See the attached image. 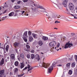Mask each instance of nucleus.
Instances as JSON below:
<instances>
[{
  "instance_id": "1",
  "label": "nucleus",
  "mask_w": 77,
  "mask_h": 77,
  "mask_svg": "<svg viewBox=\"0 0 77 77\" xmlns=\"http://www.w3.org/2000/svg\"><path fill=\"white\" fill-rule=\"evenodd\" d=\"M33 5L34 6H33L32 5H31L32 6V11L33 12H36L37 13L39 11V10L38 9L40 8V9H42L45 11V9L44 8H43V7H42V6H37V5L36 4H33Z\"/></svg>"
},
{
  "instance_id": "2",
  "label": "nucleus",
  "mask_w": 77,
  "mask_h": 77,
  "mask_svg": "<svg viewBox=\"0 0 77 77\" xmlns=\"http://www.w3.org/2000/svg\"><path fill=\"white\" fill-rule=\"evenodd\" d=\"M49 65V64H46L45 63L42 62V63H40L39 65V66H42V67H44L45 68H47L48 67Z\"/></svg>"
},
{
  "instance_id": "3",
  "label": "nucleus",
  "mask_w": 77,
  "mask_h": 77,
  "mask_svg": "<svg viewBox=\"0 0 77 77\" xmlns=\"http://www.w3.org/2000/svg\"><path fill=\"white\" fill-rule=\"evenodd\" d=\"M55 64H56L55 63H54L52 64V66H51L50 67L48 68V72L50 73L51 72H52L53 69V66H54Z\"/></svg>"
},
{
  "instance_id": "4",
  "label": "nucleus",
  "mask_w": 77,
  "mask_h": 77,
  "mask_svg": "<svg viewBox=\"0 0 77 77\" xmlns=\"http://www.w3.org/2000/svg\"><path fill=\"white\" fill-rule=\"evenodd\" d=\"M69 42H70L69 41L68 42L66 43V45L64 47V48H68L69 46H70V45H71V46H73L72 44L70 43Z\"/></svg>"
},
{
  "instance_id": "5",
  "label": "nucleus",
  "mask_w": 77,
  "mask_h": 77,
  "mask_svg": "<svg viewBox=\"0 0 77 77\" xmlns=\"http://www.w3.org/2000/svg\"><path fill=\"white\" fill-rule=\"evenodd\" d=\"M50 45L51 47H54L56 45V43L54 41H52L49 44Z\"/></svg>"
},
{
  "instance_id": "6",
  "label": "nucleus",
  "mask_w": 77,
  "mask_h": 77,
  "mask_svg": "<svg viewBox=\"0 0 77 77\" xmlns=\"http://www.w3.org/2000/svg\"><path fill=\"white\" fill-rule=\"evenodd\" d=\"M5 70H2L0 71V75L4 76V77H6V75L5 74V73L4 72Z\"/></svg>"
},
{
  "instance_id": "7",
  "label": "nucleus",
  "mask_w": 77,
  "mask_h": 77,
  "mask_svg": "<svg viewBox=\"0 0 77 77\" xmlns=\"http://www.w3.org/2000/svg\"><path fill=\"white\" fill-rule=\"evenodd\" d=\"M68 0H66L64 1L62 3L63 5H64V7H66V4L68 2Z\"/></svg>"
},
{
  "instance_id": "8",
  "label": "nucleus",
  "mask_w": 77,
  "mask_h": 77,
  "mask_svg": "<svg viewBox=\"0 0 77 77\" xmlns=\"http://www.w3.org/2000/svg\"><path fill=\"white\" fill-rule=\"evenodd\" d=\"M10 57L12 60H15V55L14 54H11Z\"/></svg>"
},
{
  "instance_id": "9",
  "label": "nucleus",
  "mask_w": 77,
  "mask_h": 77,
  "mask_svg": "<svg viewBox=\"0 0 77 77\" xmlns=\"http://www.w3.org/2000/svg\"><path fill=\"white\" fill-rule=\"evenodd\" d=\"M29 41L30 42H32L33 41V37L31 36H29Z\"/></svg>"
},
{
  "instance_id": "10",
  "label": "nucleus",
  "mask_w": 77,
  "mask_h": 77,
  "mask_svg": "<svg viewBox=\"0 0 77 77\" xmlns=\"http://www.w3.org/2000/svg\"><path fill=\"white\" fill-rule=\"evenodd\" d=\"M28 72H29V71H31L33 69V67L31 66H29V65H28Z\"/></svg>"
},
{
  "instance_id": "11",
  "label": "nucleus",
  "mask_w": 77,
  "mask_h": 77,
  "mask_svg": "<svg viewBox=\"0 0 77 77\" xmlns=\"http://www.w3.org/2000/svg\"><path fill=\"white\" fill-rule=\"evenodd\" d=\"M50 37L49 38L50 39H54V34H51L50 35H49Z\"/></svg>"
},
{
  "instance_id": "12",
  "label": "nucleus",
  "mask_w": 77,
  "mask_h": 77,
  "mask_svg": "<svg viewBox=\"0 0 77 77\" xmlns=\"http://www.w3.org/2000/svg\"><path fill=\"white\" fill-rule=\"evenodd\" d=\"M4 64V58H2L1 61L0 62V65L2 66L3 65V64Z\"/></svg>"
},
{
  "instance_id": "13",
  "label": "nucleus",
  "mask_w": 77,
  "mask_h": 77,
  "mask_svg": "<svg viewBox=\"0 0 77 77\" xmlns=\"http://www.w3.org/2000/svg\"><path fill=\"white\" fill-rule=\"evenodd\" d=\"M27 31H25L23 34V37H27Z\"/></svg>"
},
{
  "instance_id": "14",
  "label": "nucleus",
  "mask_w": 77,
  "mask_h": 77,
  "mask_svg": "<svg viewBox=\"0 0 77 77\" xmlns=\"http://www.w3.org/2000/svg\"><path fill=\"white\" fill-rule=\"evenodd\" d=\"M42 39L44 41H47V40H48V37L43 36L42 37Z\"/></svg>"
},
{
  "instance_id": "15",
  "label": "nucleus",
  "mask_w": 77,
  "mask_h": 77,
  "mask_svg": "<svg viewBox=\"0 0 77 77\" xmlns=\"http://www.w3.org/2000/svg\"><path fill=\"white\" fill-rule=\"evenodd\" d=\"M38 45H39L40 46H41L42 45H43V43L41 41H39L38 42Z\"/></svg>"
},
{
  "instance_id": "16",
  "label": "nucleus",
  "mask_w": 77,
  "mask_h": 77,
  "mask_svg": "<svg viewBox=\"0 0 77 77\" xmlns=\"http://www.w3.org/2000/svg\"><path fill=\"white\" fill-rule=\"evenodd\" d=\"M14 12H12L9 14V17H12V16H13V15H14Z\"/></svg>"
},
{
  "instance_id": "17",
  "label": "nucleus",
  "mask_w": 77,
  "mask_h": 77,
  "mask_svg": "<svg viewBox=\"0 0 77 77\" xmlns=\"http://www.w3.org/2000/svg\"><path fill=\"white\" fill-rule=\"evenodd\" d=\"M35 57V58L37 59H38V60H39V55L36 54V55Z\"/></svg>"
},
{
  "instance_id": "18",
  "label": "nucleus",
  "mask_w": 77,
  "mask_h": 77,
  "mask_svg": "<svg viewBox=\"0 0 77 77\" xmlns=\"http://www.w3.org/2000/svg\"><path fill=\"white\" fill-rule=\"evenodd\" d=\"M55 14H53L51 16V17H50V18H56L55 17Z\"/></svg>"
},
{
  "instance_id": "19",
  "label": "nucleus",
  "mask_w": 77,
  "mask_h": 77,
  "mask_svg": "<svg viewBox=\"0 0 77 77\" xmlns=\"http://www.w3.org/2000/svg\"><path fill=\"white\" fill-rule=\"evenodd\" d=\"M14 47H17L18 46V45H19V43L16 42L14 44Z\"/></svg>"
},
{
  "instance_id": "20",
  "label": "nucleus",
  "mask_w": 77,
  "mask_h": 77,
  "mask_svg": "<svg viewBox=\"0 0 77 77\" xmlns=\"http://www.w3.org/2000/svg\"><path fill=\"white\" fill-rule=\"evenodd\" d=\"M35 57V55L34 54H32L31 55V58L32 59H34Z\"/></svg>"
},
{
  "instance_id": "21",
  "label": "nucleus",
  "mask_w": 77,
  "mask_h": 77,
  "mask_svg": "<svg viewBox=\"0 0 77 77\" xmlns=\"http://www.w3.org/2000/svg\"><path fill=\"white\" fill-rule=\"evenodd\" d=\"M20 6H19L18 5H16L14 6L15 9H20Z\"/></svg>"
},
{
  "instance_id": "22",
  "label": "nucleus",
  "mask_w": 77,
  "mask_h": 77,
  "mask_svg": "<svg viewBox=\"0 0 77 77\" xmlns=\"http://www.w3.org/2000/svg\"><path fill=\"white\" fill-rule=\"evenodd\" d=\"M25 12V11H20V13H19L20 15H22Z\"/></svg>"
},
{
  "instance_id": "23",
  "label": "nucleus",
  "mask_w": 77,
  "mask_h": 77,
  "mask_svg": "<svg viewBox=\"0 0 77 77\" xmlns=\"http://www.w3.org/2000/svg\"><path fill=\"white\" fill-rule=\"evenodd\" d=\"M21 64V66L20 67V68H21V69H22L23 68H24V65L23 63H20Z\"/></svg>"
},
{
  "instance_id": "24",
  "label": "nucleus",
  "mask_w": 77,
  "mask_h": 77,
  "mask_svg": "<svg viewBox=\"0 0 77 77\" xmlns=\"http://www.w3.org/2000/svg\"><path fill=\"white\" fill-rule=\"evenodd\" d=\"M69 9L71 11H72V10H73V9H74V6H69Z\"/></svg>"
},
{
  "instance_id": "25",
  "label": "nucleus",
  "mask_w": 77,
  "mask_h": 77,
  "mask_svg": "<svg viewBox=\"0 0 77 77\" xmlns=\"http://www.w3.org/2000/svg\"><path fill=\"white\" fill-rule=\"evenodd\" d=\"M8 49H9V45H7L6 46V47L5 48V50L6 51H8Z\"/></svg>"
},
{
  "instance_id": "26",
  "label": "nucleus",
  "mask_w": 77,
  "mask_h": 77,
  "mask_svg": "<svg viewBox=\"0 0 77 77\" xmlns=\"http://www.w3.org/2000/svg\"><path fill=\"white\" fill-rule=\"evenodd\" d=\"M32 36H33V38H35L36 36H37V34H36L34 33H32Z\"/></svg>"
},
{
  "instance_id": "27",
  "label": "nucleus",
  "mask_w": 77,
  "mask_h": 77,
  "mask_svg": "<svg viewBox=\"0 0 77 77\" xmlns=\"http://www.w3.org/2000/svg\"><path fill=\"white\" fill-rule=\"evenodd\" d=\"M75 62L73 63L72 64V68H74L75 66Z\"/></svg>"
},
{
  "instance_id": "28",
  "label": "nucleus",
  "mask_w": 77,
  "mask_h": 77,
  "mask_svg": "<svg viewBox=\"0 0 77 77\" xmlns=\"http://www.w3.org/2000/svg\"><path fill=\"white\" fill-rule=\"evenodd\" d=\"M72 74V71L71 70H70L69 71V74L70 75H71Z\"/></svg>"
},
{
  "instance_id": "29",
  "label": "nucleus",
  "mask_w": 77,
  "mask_h": 77,
  "mask_svg": "<svg viewBox=\"0 0 77 77\" xmlns=\"http://www.w3.org/2000/svg\"><path fill=\"white\" fill-rule=\"evenodd\" d=\"M28 35H29V36H30V35H32V32L30 31H29L28 32Z\"/></svg>"
},
{
  "instance_id": "30",
  "label": "nucleus",
  "mask_w": 77,
  "mask_h": 77,
  "mask_svg": "<svg viewBox=\"0 0 77 77\" xmlns=\"http://www.w3.org/2000/svg\"><path fill=\"white\" fill-rule=\"evenodd\" d=\"M14 65L15 66H18V62L16 61L14 63Z\"/></svg>"
},
{
  "instance_id": "31",
  "label": "nucleus",
  "mask_w": 77,
  "mask_h": 77,
  "mask_svg": "<svg viewBox=\"0 0 77 77\" xmlns=\"http://www.w3.org/2000/svg\"><path fill=\"white\" fill-rule=\"evenodd\" d=\"M26 37H23V39L24 40L25 42H27V39L26 38Z\"/></svg>"
},
{
  "instance_id": "32",
  "label": "nucleus",
  "mask_w": 77,
  "mask_h": 77,
  "mask_svg": "<svg viewBox=\"0 0 77 77\" xmlns=\"http://www.w3.org/2000/svg\"><path fill=\"white\" fill-rule=\"evenodd\" d=\"M71 65V63H68L66 64V66L67 67H69L70 65Z\"/></svg>"
},
{
  "instance_id": "33",
  "label": "nucleus",
  "mask_w": 77,
  "mask_h": 77,
  "mask_svg": "<svg viewBox=\"0 0 77 77\" xmlns=\"http://www.w3.org/2000/svg\"><path fill=\"white\" fill-rule=\"evenodd\" d=\"M20 56L22 59H23V58H24V54H21L20 55Z\"/></svg>"
},
{
  "instance_id": "34",
  "label": "nucleus",
  "mask_w": 77,
  "mask_h": 77,
  "mask_svg": "<svg viewBox=\"0 0 77 77\" xmlns=\"http://www.w3.org/2000/svg\"><path fill=\"white\" fill-rule=\"evenodd\" d=\"M73 6V4L72 3H69V6Z\"/></svg>"
},
{
  "instance_id": "35",
  "label": "nucleus",
  "mask_w": 77,
  "mask_h": 77,
  "mask_svg": "<svg viewBox=\"0 0 77 77\" xmlns=\"http://www.w3.org/2000/svg\"><path fill=\"white\" fill-rule=\"evenodd\" d=\"M26 47L27 49H28V50H29V49H30V46L29 45H26Z\"/></svg>"
},
{
  "instance_id": "36",
  "label": "nucleus",
  "mask_w": 77,
  "mask_h": 77,
  "mask_svg": "<svg viewBox=\"0 0 77 77\" xmlns=\"http://www.w3.org/2000/svg\"><path fill=\"white\" fill-rule=\"evenodd\" d=\"M27 57L28 58V59H30V56L29 54L27 55Z\"/></svg>"
},
{
  "instance_id": "37",
  "label": "nucleus",
  "mask_w": 77,
  "mask_h": 77,
  "mask_svg": "<svg viewBox=\"0 0 77 77\" xmlns=\"http://www.w3.org/2000/svg\"><path fill=\"white\" fill-rule=\"evenodd\" d=\"M24 75V73H23V74H22L21 75H18V77H22V76H23V75Z\"/></svg>"
},
{
  "instance_id": "38",
  "label": "nucleus",
  "mask_w": 77,
  "mask_h": 77,
  "mask_svg": "<svg viewBox=\"0 0 77 77\" xmlns=\"http://www.w3.org/2000/svg\"><path fill=\"white\" fill-rule=\"evenodd\" d=\"M17 71H18V69L17 68H16V69L14 70V72H17Z\"/></svg>"
},
{
  "instance_id": "39",
  "label": "nucleus",
  "mask_w": 77,
  "mask_h": 77,
  "mask_svg": "<svg viewBox=\"0 0 77 77\" xmlns=\"http://www.w3.org/2000/svg\"><path fill=\"white\" fill-rule=\"evenodd\" d=\"M60 46V43H58V45H57V48H59V47Z\"/></svg>"
},
{
  "instance_id": "40",
  "label": "nucleus",
  "mask_w": 77,
  "mask_h": 77,
  "mask_svg": "<svg viewBox=\"0 0 77 77\" xmlns=\"http://www.w3.org/2000/svg\"><path fill=\"white\" fill-rule=\"evenodd\" d=\"M31 53H33L34 52H35V51H34V50L33 49L31 51Z\"/></svg>"
},
{
  "instance_id": "41",
  "label": "nucleus",
  "mask_w": 77,
  "mask_h": 77,
  "mask_svg": "<svg viewBox=\"0 0 77 77\" xmlns=\"http://www.w3.org/2000/svg\"><path fill=\"white\" fill-rule=\"evenodd\" d=\"M72 57H71V58H69V60H72Z\"/></svg>"
},
{
  "instance_id": "42",
  "label": "nucleus",
  "mask_w": 77,
  "mask_h": 77,
  "mask_svg": "<svg viewBox=\"0 0 77 77\" xmlns=\"http://www.w3.org/2000/svg\"><path fill=\"white\" fill-rule=\"evenodd\" d=\"M45 12L46 13H47V14L46 15V16H47V17H48V13H47V12L46 11H45Z\"/></svg>"
},
{
  "instance_id": "43",
  "label": "nucleus",
  "mask_w": 77,
  "mask_h": 77,
  "mask_svg": "<svg viewBox=\"0 0 77 77\" xmlns=\"http://www.w3.org/2000/svg\"><path fill=\"white\" fill-rule=\"evenodd\" d=\"M28 1V0H23V2H27Z\"/></svg>"
},
{
  "instance_id": "44",
  "label": "nucleus",
  "mask_w": 77,
  "mask_h": 77,
  "mask_svg": "<svg viewBox=\"0 0 77 77\" xmlns=\"http://www.w3.org/2000/svg\"><path fill=\"white\" fill-rule=\"evenodd\" d=\"M27 69V67H26L25 68H24L23 69V71H24L25 69Z\"/></svg>"
},
{
  "instance_id": "45",
  "label": "nucleus",
  "mask_w": 77,
  "mask_h": 77,
  "mask_svg": "<svg viewBox=\"0 0 77 77\" xmlns=\"http://www.w3.org/2000/svg\"><path fill=\"white\" fill-rule=\"evenodd\" d=\"M71 35L72 36H74V35H75V33H71Z\"/></svg>"
},
{
  "instance_id": "46",
  "label": "nucleus",
  "mask_w": 77,
  "mask_h": 77,
  "mask_svg": "<svg viewBox=\"0 0 77 77\" xmlns=\"http://www.w3.org/2000/svg\"><path fill=\"white\" fill-rule=\"evenodd\" d=\"M73 2L74 3H76L77 2V0H73Z\"/></svg>"
},
{
  "instance_id": "47",
  "label": "nucleus",
  "mask_w": 77,
  "mask_h": 77,
  "mask_svg": "<svg viewBox=\"0 0 77 77\" xmlns=\"http://www.w3.org/2000/svg\"><path fill=\"white\" fill-rule=\"evenodd\" d=\"M57 66H62V65L61 64H59L57 65Z\"/></svg>"
},
{
  "instance_id": "48",
  "label": "nucleus",
  "mask_w": 77,
  "mask_h": 77,
  "mask_svg": "<svg viewBox=\"0 0 77 77\" xmlns=\"http://www.w3.org/2000/svg\"><path fill=\"white\" fill-rule=\"evenodd\" d=\"M20 12V10H17L16 11V12Z\"/></svg>"
},
{
  "instance_id": "49",
  "label": "nucleus",
  "mask_w": 77,
  "mask_h": 77,
  "mask_svg": "<svg viewBox=\"0 0 77 77\" xmlns=\"http://www.w3.org/2000/svg\"><path fill=\"white\" fill-rule=\"evenodd\" d=\"M75 57L76 59H77V55H75Z\"/></svg>"
},
{
  "instance_id": "50",
  "label": "nucleus",
  "mask_w": 77,
  "mask_h": 77,
  "mask_svg": "<svg viewBox=\"0 0 77 77\" xmlns=\"http://www.w3.org/2000/svg\"><path fill=\"white\" fill-rule=\"evenodd\" d=\"M12 2V3H14V1H15V0H11Z\"/></svg>"
},
{
  "instance_id": "51",
  "label": "nucleus",
  "mask_w": 77,
  "mask_h": 77,
  "mask_svg": "<svg viewBox=\"0 0 77 77\" xmlns=\"http://www.w3.org/2000/svg\"><path fill=\"white\" fill-rule=\"evenodd\" d=\"M4 6H5V7H8V5H4Z\"/></svg>"
},
{
  "instance_id": "52",
  "label": "nucleus",
  "mask_w": 77,
  "mask_h": 77,
  "mask_svg": "<svg viewBox=\"0 0 77 77\" xmlns=\"http://www.w3.org/2000/svg\"><path fill=\"white\" fill-rule=\"evenodd\" d=\"M21 1H19L17 2V3H18V4H20V3H21Z\"/></svg>"
},
{
  "instance_id": "53",
  "label": "nucleus",
  "mask_w": 77,
  "mask_h": 77,
  "mask_svg": "<svg viewBox=\"0 0 77 77\" xmlns=\"http://www.w3.org/2000/svg\"><path fill=\"white\" fill-rule=\"evenodd\" d=\"M58 23V21H56L55 22V23Z\"/></svg>"
},
{
  "instance_id": "54",
  "label": "nucleus",
  "mask_w": 77,
  "mask_h": 77,
  "mask_svg": "<svg viewBox=\"0 0 77 77\" xmlns=\"http://www.w3.org/2000/svg\"><path fill=\"white\" fill-rule=\"evenodd\" d=\"M53 38H54V39H56V36H55L53 37Z\"/></svg>"
},
{
  "instance_id": "55",
  "label": "nucleus",
  "mask_w": 77,
  "mask_h": 77,
  "mask_svg": "<svg viewBox=\"0 0 77 77\" xmlns=\"http://www.w3.org/2000/svg\"><path fill=\"white\" fill-rule=\"evenodd\" d=\"M57 18H60V16L59 15V16H57Z\"/></svg>"
},
{
  "instance_id": "56",
  "label": "nucleus",
  "mask_w": 77,
  "mask_h": 77,
  "mask_svg": "<svg viewBox=\"0 0 77 77\" xmlns=\"http://www.w3.org/2000/svg\"><path fill=\"white\" fill-rule=\"evenodd\" d=\"M26 15V16H28L29 15V14H27V13H26L25 14Z\"/></svg>"
},
{
  "instance_id": "57",
  "label": "nucleus",
  "mask_w": 77,
  "mask_h": 77,
  "mask_svg": "<svg viewBox=\"0 0 77 77\" xmlns=\"http://www.w3.org/2000/svg\"><path fill=\"white\" fill-rule=\"evenodd\" d=\"M10 75H12V72H11L10 73Z\"/></svg>"
},
{
  "instance_id": "58",
  "label": "nucleus",
  "mask_w": 77,
  "mask_h": 77,
  "mask_svg": "<svg viewBox=\"0 0 77 77\" xmlns=\"http://www.w3.org/2000/svg\"><path fill=\"white\" fill-rule=\"evenodd\" d=\"M16 53H18V50H17V49H16Z\"/></svg>"
},
{
  "instance_id": "59",
  "label": "nucleus",
  "mask_w": 77,
  "mask_h": 77,
  "mask_svg": "<svg viewBox=\"0 0 77 77\" xmlns=\"http://www.w3.org/2000/svg\"><path fill=\"white\" fill-rule=\"evenodd\" d=\"M74 18H75V19H77V17H75V16H74Z\"/></svg>"
},
{
  "instance_id": "60",
  "label": "nucleus",
  "mask_w": 77,
  "mask_h": 77,
  "mask_svg": "<svg viewBox=\"0 0 77 77\" xmlns=\"http://www.w3.org/2000/svg\"><path fill=\"white\" fill-rule=\"evenodd\" d=\"M0 77H4V76H2V75H0Z\"/></svg>"
},
{
  "instance_id": "61",
  "label": "nucleus",
  "mask_w": 77,
  "mask_h": 77,
  "mask_svg": "<svg viewBox=\"0 0 77 77\" xmlns=\"http://www.w3.org/2000/svg\"><path fill=\"white\" fill-rule=\"evenodd\" d=\"M3 18H7V16H5L3 17Z\"/></svg>"
},
{
  "instance_id": "62",
  "label": "nucleus",
  "mask_w": 77,
  "mask_h": 77,
  "mask_svg": "<svg viewBox=\"0 0 77 77\" xmlns=\"http://www.w3.org/2000/svg\"><path fill=\"white\" fill-rule=\"evenodd\" d=\"M50 18H51V17H50V16H48V19H49Z\"/></svg>"
},
{
  "instance_id": "63",
  "label": "nucleus",
  "mask_w": 77,
  "mask_h": 77,
  "mask_svg": "<svg viewBox=\"0 0 77 77\" xmlns=\"http://www.w3.org/2000/svg\"><path fill=\"white\" fill-rule=\"evenodd\" d=\"M66 11H67V12H69V11H68V9H67V8H66Z\"/></svg>"
},
{
  "instance_id": "64",
  "label": "nucleus",
  "mask_w": 77,
  "mask_h": 77,
  "mask_svg": "<svg viewBox=\"0 0 77 77\" xmlns=\"http://www.w3.org/2000/svg\"><path fill=\"white\" fill-rule=\"evenodd\" d=\"M5 18H4V17H2V20H5Z\"/></svg>"
}]
</instances>
